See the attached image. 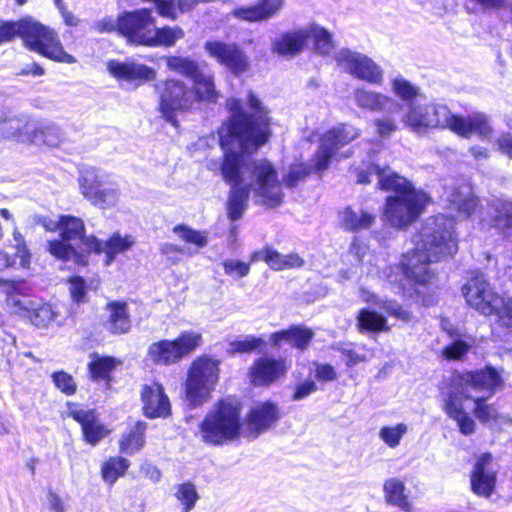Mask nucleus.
Masks as SVG:
<instances>
[{"mask_svg":"<svg viewBox=\"0 0 512 512\" xmlns=\"http://www.w3.org/2000/svg\"><path fill=\"white\" fill-rule=\"evenodd\" d=\"M246 106L249 112L241 100H227L230 117L218 129L223 159L218 166L211 163L210 169H218L231 187L244 183L248 174L256 202L275 207L284 196L275 167L266 159L247 160V155L258 150L270 137L269 111L252 91L247 95Z\"/></svg>","mask_w":512,"mask_h":512,"instance_id":"f257e3e1","label":"nucleus"},{"mask_svg":"<svg viewBox=\"0 0 512 512\" xmlns=\"http://www.w3.org/2000/svg\"><path fill=\"white\" fill-rule=\"evenodd\" d=\"M458 250L454 221L444 215L428 218L416 236L415 246L401 261L404 276L417 283L428 284L434 277L429 264L454 255Z\"/></svg>","mask_w":512,"mask_h":512,"instance_id":"f03ea898","label":"nucleus"},{"mask_svg":"<svg viewBox=\"0 0 512 512\" xmlns=\"http://www.w3.org/2000/svg\"><path fill=\"white\" fill-rule=\"evenodd\" d=\"M449 390L443 393V410L453 419L462 434L470 435L475 431L474 420L464 411V400H472L478 393L493 396L503 380L493 367L477 371L459 373L451 378Z\"/></svg>","mask_w":512,"mask_h":512,"instance_id":"7ed1b4c3","label":"nucleus"},{"mask_svg":"<svg viewBox=\"0 0 512 512\" xmlns=\"http://www.w3.org/2000/svg\"><path fill=\"white\" fill-rule=\"evenodd\" d=\"M17 36L22 38L25 47L30 51L50 60L68 64L76 62V58L64 50L58 34L32 18L8 21L0 25V45Z\"/></svg>","mask_w":512,"mask_h":512,"instance_id":"20e7f679","label":"nucleus"},{"mask_svg":"<svg viewBox=\"0 0 512 512\" xmlns=\"http://www.w3.org/2000/svg\"><path fill=\"white\" fill-rule=\"evenodd\" d=\"M58 227L60 239L48 241L49 252L64 262L72 261L79 266L87 264V256L76 250V245L82 243L88 251L99 252L102 241L94 236L84 235L85 226L80 218L62 215Z\"/></svg>","mask_w":512,"mask_h":512,"instance_id":"39448f33","label":"nucleus"},{"mask_svg":"<svg viewBox=\"0 0 512 512\" xmlns=\"http://www.w3.org/2000/svg\"><path fill=\"white\" fill-rule=\"evenodd\" d=\"M240 406L229 400L220 401L209 412L200 425V437L203 442L221 446L240 436Z\"/></svg>","mask_w":512,"mask_h":512,"instance_id":"423d86ee","label":"nucleus"},{"mask_svg":"<svg viewBox=\"0 0 512 512\" xmlns=\"http://www.w3.org/2000/svg\"><path fill=\"white\" fill-rule=\"evenodd\" d=\"M78 183L82 195L102 209L114 207L120 198V188L110 175L92 166L79 170Z\"/></svg>","mask_w":512,"mask_h":512,"instance_id":"0eeeda50","label":"nucleus"},{"mask_svg":"<svg viewBox=\"0 0 512 512\" xmlns=\"http://www.w3.org/2000/svg\"><path fill=\"white\" fill-rule=\"evenodd\" d=\"M218 378L219 361L208 356L197 358L189 368L185 385L189 405L196 407L207 401Z\"/></svg>","mask_w":512,"mask_h":512,"instance_id":"6e6552de","label":"nucleus"},{"mask_svg":"<svg viewBox=\"0 0 512 512\" xmlns=\"http://www.w3.org/2000/svg\"><path fill=\"white\" fill-rule=\"evenodd\" d=\"M429 197L423 191H408V194L388 196L384 217L396 228H405L415 222L424 211Z\"/></svg>","mask_w":512,"mask_h":512,"instance_id":"1a4fd4ad","label":"nucleus"},{"mask_svg":"<svg viewBox=\"0 0 512 512\" xmlns=\"http://www.w3.org/2000/svg\"><path fill=\"white\" fill-rule=\"evenodd\" d=\"M159 96V111L162 117L178 127L176 114L189 110L194 104L192 90L180 80L167 79L155 85Z\"/></svg>","mask_w":512,"mask_h":512,"instance_id":"9d476101","label":"nucleus"},{"mask_svg":"<svg viewBox=\"0 0 512 512\" xmlns=\"http://www.w3.org/2000/svg\"><path fill=\"white\" fill-rule=\"evenodd\" d=\"M202 344V335L196 331H183L174 340L152 343L148 356L155 364L171 365L190 355Z\"/></svg>","mask_w":512,"mask_h":512,"instance_id":"9b49d317","label":"nucleus"},{"mask_svg":"<svg viewBox=\"0 0 512 512\" xmlns=\"http://www.w3.org/2000/svg\"><path fill=\"white\" fill-rule=\"evenodd\" d=\"M356 177V183L369 184L371 177H377V184L381 190L393 191L395 195L408 194V191H417L411 182L392 171L389 166L380 167L372 160L363 161L360 165L351 169Z\"/></svg>","mask_w":512,"mask_h":512,"instance_id":"f8f14e48","label":"nucleus"},{"mask_svg":"<svg viewBox=\"0 0 512 512\" xmlns=\"http://www.w3.org/2000/svg\"><path fill=\"white\" fill-rule=\"evenodd\" d=\"M360 136V130L349 124H338L327 131L320 139V145L314 155V168L326 170L336 152Z\"/></svg>","mask_w":512,"mask_h":512,"instance_id":"ddd939ff","label":"nucleus"},{"mask_svg":"<svg viewBox=\"0 0 512 512\" xmlns=\"http://www.w3.org/2000/svg\"><path fill=\"white\" fill-rule=\"evenodd\" d=\"M337 65L353 77L374 85L383 82V70L370 57L350 49H341L335 56Z\"/></svg>","mask_w":512,"mask_h":512,"instance_id":"4468645a","label":"nucleus"},{"mask_svg":"<svg viewBox=\"0 0 512 512\" xmlns=\"http://www.w3.org/2000/svg\"><path fill=\"white\" fill-rule=\"evenodd\" d=\"M467 304L483 315H494L503 297L496 293L483 275L471 278L462 288Z\"/></svg>","mask_w":512,"mask_h":512,"instance_id":"2eb2a0df","label":"nucleus"},{"mask_svg":"<svg viewBox=\"0 0 512 512\" xmlns=\"http://www.w3.org/2000/svg\"><path fill=\"white\" fill-rule=\"evenodd\" d=\"M155 24L156 20L150 9L124 11L120 14V35L130 44L147 46Z\"/></svg>","mask_w":512,"mask_h":512,"instance_id":"dca6fc26","label":"nucleus"},{"mask_svg":"<svg viewBox=\"0 0 512 512\" xmlns=\"http://www.w3.org/2000/svg\"><path fill=\"white\" fill-rule=\"evenodd\" d=\"M204 48L211 58L226 67L235 76H240L249 69V57L237 43L218 40L207 41Z\"/></svg>","mask_w":512,"mask_h":512,"instance_id":"f3484780","label":"nucleus"},{"mask_svg":"<svg viewBox=\"0 0 512 512\" xmlns=\"http://www.w3.org/2000/svg\"><path fill=\"white\" fill-rule=\"evenodd\" d=\"M6 306L10 311L21 317L28 318L38 328H47L56 318V312L51 305L21 297L16 294H8Z\"/></svg>","mask_w":512,"mask_h":512,"instance_id":"a211bd4d","label":"nucleus"},{"mask_svg":"<svg viewBox=\"0 0 512 512\" xmlns=\"http://www.w3.org/2000/svg\"><path fill=\"white\" fill-rule=\"evenodd\" d=\"M36 129V119L26 113L10 109L0 110V137L29 143L31 133Z\"/></svg>","mask_w":512,"mask_h":512,"instance_id":"6ab92c4d","label":"nucleus"},{"mask_svg":"<svg viewBox=\"0 0 512 512\" xmlns=\"http://www.w3.org/2000/svg\"><path fill=\"white\" fill-rule=\"evenodd\" d=\"M108 72L119 82H126L138 87L156 78L152 67L134 61L120 62L111 60L107 63Z\"/></svg>","mask_w":512,"mask_h":512,"instance_id":"aec40b11","label":"nucleus"},{"mask_svg":"<svg viewBox=\"0 0 512 512\" xmlns=\"http://www.w3.org/2000/svg\"><path fill=\"white\" fill-rule=\"evenodd\" d=\"M353 98L359 108L369 112H385L390 115L402 109V105L392 97L365 88L355 89Z\"/></svg>","mask_w":512,"mask_h":512,"instance_id":"412c9836","label":"nucleus"},{"mask_svg":"<svg viewBox=\"0 0 512 512\" xmlns=\"http://www.w3.org/2000/svg\"><path fill=\"white\" fill-rule=\"evenodd\" d=\"M442 199L448 204L451 210V217L458 219H468L476 210L478 205L477 198L472 194L468 186H461L445 190Z\"/></svg>","mask_w":512,"mask_h":512,"instance_id":"4be33fe9","label":"nucleus"},{"mask_svg":"<svg viewBox=\"0 0 512 512\" xmlns=\"http://www.w3.org/2000/svg\"><path fill=\"white\" fill-rule=\"evenodd\" d=\"M288 366L285 359L273 357H261L250 368L251 381L256 386H266L287 372Z\"/></svg>","mask_w":512,"mask_h":512,"instance_id":"5701e85b","label":"nucleus"},{"mask_svg":"<svg viewBox=\"0 0 512 512\" xmlns=\"http://www.w3.org/2000/svg\"><path fill=\"white\" fill-rule=\"evenodd\" d=\"M492 460L490 453L481 455L471 474V488L479 496L489 497L495 487L496 472L492 467Z\"/></svg>","mask_w":512,"mask_h":512,"instance_id":"b1692460","label":"nucleus"},{"mask_svg":"<svg viewBox=\"0 0 512 512\" xmlns=\"http://www.w3.org/2000/svg\"><path fill=\"white\" fill-rule=\"evenodd\" d=\"M141 399L144 415L148 418H164L170 414L171 406L164 388L158 384L145 385L142 388Z\"/></svg>","mask_w":512,"mask_h":512,"instance_id":"393cba45","label":"nucleus"},{"mask_svg":"<svg viewBox=\"0 0 512 512\" xmlns=\"http://www.w3.org/2000/svg\"><path fill=\"white\" fill-rule=\"evenodd\" d=\"M284 6V0H258L256 4L240 7L232 11V15L246 22H263L274 18Z\"/></svg>","mask_w":512,"mask_h":512,"instance_id":"a878e982","label":"nucleus"},{"mask_svg":"<svg viewBox=\"0 0 512 512\" xmlns=\"http://www.w3.org/2000/svg\"><path fill=\"white\" fill-rule=\"evenodd\" d=\"M69 416L81 424L82 432L87 443L97 444L109 431L96 418L92 410L79 408L77 405L69 406Z\"/></svg>","mask_w":512,"mask_h":512,"instance_id":"bb28decb","label":"nucleus"},{"mask_svg":"<svg viewBox=\"0 0 512 512\" xmlns=\"http://www.w3.org/2000/svg\"><path fill=\"white\" fill-rule=\"evenodd\" d=\"M107 317L104 328L113 335L127 334L131 330V319L128 305L122 301H110L105 308Z\"/></svg>","mask_w":512,"mask_h":512,"instance_id":"cd10ccee","label":"nucleus"},{"mask_svg":"<svg viewBox=\"0 0 512 512\" xmlns=\"http://www.w3.org/2000/svg\"><path fill=\"white\" fill-rule=\"evenodd\" d=\"M280 418L278 407L271 402H263L253 407L248 416L249 428L257 437L270 428Z\"/></svg>","mask_w":512,"mask_h":512,"instance_id":"c85d7f7f","label":"nucleus"},{"mask_svg":"<svg viewBox=\"0 0 512 512\" xmlns=\"http://www.w3.org/2000/svg\"><path fill=\"white\" fill-rule=\"evenodd\" d=\"M309 35L305 29L283 33L273 41L272 51L280 56L294 57L303 50Z\"/></svg>","mask_w":512,"mask_h":512,"instance_id":"c756f323","label":"nucleus"},{"mask_svg":"<svg viewBox=\"0 0 512 512\" xmlns=\"http://www.w3.org/2000/svg\"><path fill=\"white\" fill-rule=\"evenodd\" d=\"M258 261L266 262L273 270H284L299 268L303 265L304 261L298 254L282 255L276 250L265 248L260 251H255L250 257V264Z\"/></svg>","mask_w":512,"mask_h":512,"instance_id":"7c9ffc66","label":"nucleus"},{"mask_svg":"<svg viewBox=\"0 0 512 512\" xmlns=\"http://www.w3.org/2000/svg\"><path fill=\"white\" fill-rule=\"evenodd\" d=\"M313 337L314 332L310 328L304 325H292L288 329L272 333L270 340L275 346L285 341L296 349L304 351L310 345Z\"/></svg>","mask_w":512,"mask_h":512,"instance_id":"2f4dec72","label":"nucleus"},{"mask_svg":"<svg viewBox=\"0 0 512 512\" xmlns=\"http://www.w3.org/2000/svg\"><path fill=\"white\" fill-rule=\"evenodd\" d=\"M456 124L455 133L465 138H469L472 134L487 138L492 133L488 118L484 113H475L468 117L459 116Z\"/></svg>","mask_w":512,"mask_h":512,"instance_id":"473e14b6","label":"nucleus"},{"mask_svg":"<svg viewBox=\"0 0 512 512\" xmlns=\"http://www.w3.org/2000/svg\"><path fill=\"white\" fill-rule=\"evenodd\" d=\"M376 221V215L369 211L346 207L340 212V225L348 232H359L370 229Z\"/></svg>","mask_w":512,"mask_h":512,"instance_id":"72a5a7b5","label":"nucleus"},{"mask_svg":"<svg viewBox=\"0 0 512 512\" xmlns=\"http://www.w3.org/2000/svg\"><path fill=\"white\" fill-rule=\"evenodd\" d=\"M250 191L252 192L249 185H233L230 188L227 201V214L231 221L239 220L246 211Z\"/></svg>","mask_w":512,"mask_h":512,"instance_id":"f704fd0d","label":"nucleus"},{"mask_svg":"<svg viewBox=\"0 0 512 512\" xmlns=\"http://www.w3.org/2000/svg\"><path fill=\"white\" fill-rule=\"evenodd\" d=\"M492 225L505 232L512 228V202L503 199L493 200L488 206Z\"/></svg>","mask_w":512,"mask_h":512,"instance_id":"c9c22d12","label":"nucleus"},{"mask_svg":"<svg viewBox=\"0 0 512 512\" xmlns=\"http://www.w3.org/2000/svg\"><path fill=\"white\" fill-rule=\"evenodd\" d=\"M30 138V144L57 146L63 139V132L53 123H44L36 119V129Z\"/></svg>","mask_w":512,"mask_h":512,"instance_id":"e433bc0d","label":"nucleus"},{"mask_svg":"<svg viewBox=\"0 0 512 512\" xmlns=\"http://www.w3.org/2000/svg\"><path fill=\"white\" fill-rule=\"evenodd\" d=\"M184 36V30L179 26L157 28L154 25L147 47H172L178 40L183 39Z\"/></svg>","mask_w":512,"mask_h":512,"instance_id":"4c0bfd02","label":"nucleus"},{"mask_svg":"<svg viewBox=\"0 0 512 512\" xmlns=\"http://www.w3.org/2000/svg\"><path fill=\"white\" fill-rule=\"evenodd\" d=\"M193 96L195 101L215 102L218 92L212 74L201 71L193 80Z\"/></svg>","mask_w":512,"mask_h":512,"instance_id":"58836bf2","label":"nucleus"},{"mask_svg":"<svg viewBox=\"0 0 512 512\" xmlns=\"http://www.w3.org/2000/svg\"><path fill=\"white\" fill-rule=\"evenodd\" d=\"M146 424L136 423L127 433H124L119 441L120 451L132 455L140 451L145 444Z\"/></svg>","mask_w":512,"mask_h":512,"instance_id":"ea45409f","label":"nucleus"},{"mask_svg":"<svg viewBox=\"0 0 512 512\" xmlns=\"http://www.w3.org/2000/svg\"><path fill=\"white\" fill-rule=\"evenodd\" d=\"M384 495L386 501L394 506L401 508L405 512H410L411 504L408 497L404 494L405 485L397 478H390L384 482Z\"/></svg>","mask_w":512,"mask_h":512,"instance_id":"a19ab883","label":"nucleus"},{"mask_svg":"<svg viewBox=\"0 0 512 512\" xmlns=\"http://www.w3.org/2000/svg\"><path fill=\"white\" fill-rule=\"evenodd\" d=\"M391 90L393 94L406 103L407 106L422 97L420 87L400 75L391 80Z\"/></svg>","mask_w":512,"mask_h":512,"instance_id":"79ce46f5","label":"nucleus"},{"mask_svg":"<svg viewBox=\"0 0 512 512\" xmlns=\"http://www.w3.org/2000/svg\"><path fill=\"white\" fill-rule=\"evenodd\" d=\"M357 327L360 332L373 333L386 331L388 329L385 317L369 309H361L359 311Z\"/></svg>","mask_w":512,"mask_h":512,"instance_id":"37998d69","label":"nucleus"},{"mask_svg":"<svg viewBox=\"0 0 512 512\" xmlns=\"http://www.w3.org/2000/svg\"><path fill=\"white\" fill-rule=\"evenodd\" d=\"M426 105L416 101L407 106V111L402 116V122L413 131L429 128L430 119L426 117Z\"/></svg>","mask_w":512,"mask_h":512,"instance_id":"c03bdc74","label":"nucleus"},{"mask_svg":"<svg viewBox=\"0 0 512 512\" xmlns=\"http://www.w3.org/2000/svg\"><path fill=\"white\" fill-rule=\"evenodd\" d=\"M130 466L129 460L123 457H110L101 468L102 478L109 484H114L122 477Z\"/></svg>","mask_w":512,"mask_h":512,"instance_id":"a18cd8bd","label":"nucleus"},{"mask_svg":"<svg viewBox=\"0 0 512 512\" xmlns=\"http://www.w3.org/2000/svg\"><path fill=\"white\" fill-rule=\"evenodd\" d=\"M490 397L488 393H478L477 397H474V415L483 423L497 422L501 417L497 408L493 404L487 403V399Z\"/></svg>","mask_w":512,"mask_h":512,"instance_id":"49530a36","label":"nucleus"},{"mask_svg":"<svg viewBox=\"0 0 512 512\" xmlns=\"http://www.w3.org/2000/svg\"><path fill=\"white\" fill-rule=\"evenodd\" d=\"M166 63L168 69L190 78L191 80H193L202 71L199 64L189 57L169 56L166 59Z\"/></svg>","mask_w":512,"mask_h":512,"instance_id":"de8ad7c7","label":"nucleus"},{"mask_svg":"<svg viewBox=\"0 0 512 512\" xmlns=\"http://www.w3.org/2000/svg\"><path fill=\"white\" fill-rule=\"evenodd\" d=\"M133 243L134 241L130 236L122 237L119 234H114L108 241H102V249L98 253H106V264L109 265L117 254L128 250Z\"/></svg>","mask_w":512,"mask_h":512,"instance_id":"09e8293b","label":"nucleus"},{"mask_svg":"<svg viewBox=\"0 0 512 512\" xmlns=\"http://www.w3.org/2000/svg\"><path fill=\"white\" fill-rule=\"evenodd\" d=\"M339 350L347 358L348 366H354L358 363L365 362L373 355V350L362 344H342Z\"/></svg>","mask_w":512,"mask_h":512,"instance_id":"8fccbe9b","label":"nucleus"},{"mask_svg":"<svg viewBox=\"0 0 512 512\" xmlns=\"http://www.w3.org/2000/svg\"><path fill=\"white\" fill-rule=\"evenodd\" d=\"M435 118L430 119L429 128H449L456 131V120L459 116L451 113L446 105L437 104L434 106Z\"/></svg>","mask_w":512,"mask_h":512,"instance_id":"3c124183","label":"nucleus"},{"mask_svg":"<svg viewBox=\"0 0 512 512\" xmlns=\"http://www.w3.org/2000/svg\"><path fill=\"white\" fill-rule=\"evenodd\" d=\"M175 497L182 504V511L189 512L194 508L199 495L195 485L187 482L176 487Z\"/></svg>","mask_w":512,"mask_h":512,"instance_id":"603ef678","label":"nucleus"},{"mask_svg":"<svg viewBox=\"0 0 512 512\" xmlns=\"http://www.w3.org/2000/svg\"><path fill=\"white\" fill-rule=\"evenodd\" d=\"M407 431L408 427L406 424L398 423L395 426L382 427L379 431V437L390 448H396Z\"/></svg>","mask_w":512,"mask_h":512,"instance_id":"864d4df0","label":"nucleus"},{"mask_svg":"<svg viewBox=\"0 0 512 512\" xmlns=\"http://www.w3.org/2000/svg\"><path fill=\"white\" fill-rule=\"evenodd\" d=\"M265 341L261 337L254 335H246L242 339H237L229 344L228 352L235 353H250L264 345Z\"/></svg>","mask_w":512,"mask_h":512,"instance_id":"5fc2aeb1","label":"nucleus"},{"mask_svg":"<svg viewBox=\"0 0 512 512\" xmlns=\"http://www.w3.org/2000/svg\"><path fill=\"white\" fill-rule=\"evenodd\" d=\"M173 232L183 241L194 244L198 248H203L208 243L206 233L196 231L186 225H177L173 228Z\"/></svg>","mask_w":512,"mask_h":512,"instance_id":"6e6d98bb","label":"nucleus"},{"mask_svg":"<svg viewBox=\"0 0 512 512\" xmlns=\"http://www.w3.org/2000/svg\"><path fill=\"white\" fill-rule=\"evenodd\" d=\"M311 34L314 39L316 51L321 55H328L333 50L334 45L332 35L325 28L313 26Z\"/></svg>","mask_w":512,"mask_h":512,"instance_id":"4d7b16f0","label":"nucleus"},{"mask_svg":"<svg viewBox=\"0 0 512 512\" xmlns=\"http://www.w3.org/2000/svg\"><path fill=\"white\" fill-rule=\"evenodd\" d=\"M116 366V359L113 357H97L89 364V370L93 378L105 379Z\"/></svg>","mask_w":512,"mask_h":512,"instance_id":"13d9d810","label":"nucleus"},{"mask_svg":"<svg viewBox=\"0 0 512 512\" xmlns=\"http://www.w3.org/2000/svg\"><path fill=\"white\" fill-rule=\"evenodd\" d=\"M311 171L312 168L305 163L291 165L288 173L283 177V182L286 187L293 188L303 181Z\"/></svg>","mask_w":512,"mask_h":512,"instance_id":"bf43d9fd","label":"nucleus"},{"mask_svg":"<svg viewBox=\"0 0 512 512\" xmlns=\"http://www.w3.org/2000/svg\"><path fill=\"white\" fill-rule=\"evenodd\" d=\"M52 380L55 386L67 395H72L76 392V383L71 375L64 371L54 372Z\"/></svg>","mask_w":512,"mask_h":512,"instance_id":"052dcab7","label":"nucleus"},{"mask_svg":"<svg viewBox=\"0 0 512 512\" xmlns=\"http://www.w3.org/2000/svg\"><path fill=\"white\" fill-rule=\"evenodd\" d=\"M225 274L240 279L246 277L250 272V263L230 259L223 262Z\"/></svg>","mask_w":512,"mask_h":512,"instance_id":"680f3d73","label":"nucleus"},{"mask_svg":"<svg viewBox=\"0 0 512 512\" xmlns=\"http://www.w3.org/2000/svg\"><path fill=\"white\" fill-rule=\"evenodd\" d=\"M386 313L404 322L411 320V313L403 309L397 302L392 300H380L376 302Z\"/></svg>","mask_w":512,"mask_h":512,"instance_id":"e2e57ef3","label":"nucleus"},{"mask_svg":"<svg viewBox=\"0 0 512 512\" xmlns=\"http://www.w3.org/2000/svg\"><path fill=\"white\" fill-rule=\"evenodd\" d=\"M469 347L470 345L463 340H454L444 348L443 354L448 359H460L468 352Z\"/></svg>","mask_w":512,"mask_h":512,"instance_id":"0e129e2a","label":"nucleus"},{"mask_svg":"<svg viewBox=\"0 0 512 512\" xmlns=\"http://www.w3.org/2000/svg\"><path fill=\"white\" fill-rule=\"evenodd\" d=\"M374 125L377 129V133L383 138H388L393 132L397 130L395 119L389 115L383 118L375 119Z\"/></svg>","mask_w":512,"mask_h":512,"instance_id":"69168bd1","label":"nucleus"},{"mask_svg":"<svg viewBox=\"0 0 512 512\" xmlns=\"http://www.w3.org/2000/svg\"><path fill=\"white\" fill-rule=\"evenodd\" d=\"M211 0H172L173 17H167L171 20H176L178 13H186L193 10L199 3L210 2Z\"/></svg>","mask_w":512,"mask_h":512,"instance_id":"338daca9","label":"nucleus"},{"mask_svg":"<svg viewBox=\"0 0 512 512\" xmlns=\"http://www.w3.org/2000/svg\"><path fill=\"white\" fill-rule=\"evenodd\" d=\"M494 315L503 325L512 327V298L505 299L503 297V304L497 307Z\"/></svg>","mask_w":512,"mask_h":512,"instance_id":"774afa93","label":"nucleus"}]
</instances>
